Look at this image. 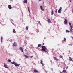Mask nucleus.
Segmentation results:
<instances>
[{
  "instance_id": "obj_1",
  "label": "nucleus",
  "mask_w": 73,
  "mask_h": 73,
  "mask_svg": "<svg viewBox=\"0 0 73 73\" xmlns=\"http://www.w3.org/2000/svg\"><path fill=\"white\" fill-rule=\"evenodd\" d=\"M7 61L9 62H11V64H14L15 66H20V64H18L16 62H11V59H8Z\"/></svg>"
},
{
  "instance_id": "obj_2",
  "label": "nucleus",
  "mask_w": 73,
  "mask_h": 73,
  "mask_svg": "<svg viewBox=\"0 0 73 73\" xmlns=\"http://www.w3.org/2000/svg\"><path fill=\"white\" fill-rule=\"evenodd\" d=\"M42 49H41L42 50V51H45V50H46V47H45V46H42Z\"/></svg>"
},
{
  "instance_id": "obj_3",
  "label": "nucleus",
  "mask_w": 73,
  "mask_h": 73,
  "mask_svg": "<svg viewBox=\"0 0 73 73\" xmlns=\"http://www.w3.org/2000/svg\"><path fill=\"white\" fill-rule=\"evenodd\" d=\"M62 9V7H60L58 10V12L59 13H61V10Z\"/></svg>"
},
{
  "instance_id": "obj_4",
  "label": "nucleus",
  "mask_w": 73,
  "mask_h": 73,
  "mask_svg": "<svg viewBox=\"0 0 73 73\" xmlns=\"http://www.w3.org/2000/svg\"><path fill=\"white\" fill-rule=\"evenodd\" d=\"M19 49L20 50H21V51L22 52V53H24V50H23V49L22 47H21L19 48Z\"/></svg>"
},
{
  "instance_id": "obj_5",
  "label": "nucleus",
  "mask_w": 73,
  "mask_h": 73,
  "mask_svg": "<svg viewBox=\"0 0 73 73\" xmlns=\"http://www.w3.org/2000/svg\"><path fill=\"white\" fill-rule=\"evenodd\" d=\"M64 22V24L66 25V24H67V23H68V21L67 20V19H65Z\"/></svg>"
},
{
  "instance_id": "obj_6",
  "label": "nucleus",
  "mask_w": 73,
  "mask_h": 73,
  "mask_svg": "<svg viewBox=\"0 0 73 73\" xmlns=\"http://www.w3.org/2000/svg\"><path fill=\"white\" fill-rule=\"evenodd\" d=\"M4 67L5 68H8V67L7 66V65L5 64H4Z\"/></svg>"
},
{
  "instance_id": "obj_7",
  "label": "nucleus",
  "mask_w": 73,
  "mask_h": 73,
  "mask_svg": "<svg viewBox=\"0 0 73 73\" xmlns=\"http://www.w3.org/2000/svg\"><path fill=\"white\" fill-rule=\"evenodd\" d=\"M47 21L48 23H51V21H50V20L49 19V18L48 19Z\"/></svg>"
},
{
  "instance_id": "obj_8",
  "label": "nucleus",
  "mask_w": 73,
  "mask_h": 73,
  "mask_svg": "<svg viewBox=\"0 0 73 73\" xmlns=\"http://www.w3.org/2000/svg\"><path fill=\"white\" fill-rule=\"evenodd\" d=\"M8 8L10 9H12V6L11 5H9L8 6Z\"/></svg>"
},
{
  "instance_id": "obj_9",
  "label": "nucleus",
  "mask_w": 73,
  "mask_h": 73,
  "mask_svg": "<svg viewBox=\"0 0 73 73\" xmlns=\"http://www.w3.org/2000/svg\"><path fill=\"white\" fill-rule=\"evenodd\" d=\"M69 60L70 61H73V59H72V58L70 57H69Z\"/></svg>"
},
{
  "instance_id": "obj_10",
  "label": "nucleus",
  "mask_w": 73,
  "mask_h": 73,
  "mask_svg": "<svg viewBox=\"0 0 73 73\" xmlns=\"http://www.w3.org/2000/svg\"><path fill=\"white\" fill-rule=\"evenodd\" d=\"M40 9L42 11H44V9H43V7H42V6H40Z\"/></svg>"
},
{
  "instance_id": "obj_11",
  "label": "nucleus",
  "mask_w": 73,
  "mask_h": 73,
  "mask_svg": "<svg viewBox=\"0 0 73 73\" xmlns=\"http://www.w3.org/2000/svg\"><path fill=\"white\" fill-rule=\"evenodd\" d=\"M13 45L14 46H17V44H16V42H14L13 43Z\"/></svg>"
},
{
  "instance_id": "obj_12",
  "label": "nucleus",
  "mask_w": 73,
  "mask_h": 73,
  "mask_svg": "<svg viewBox=\"0 0 73 73\" xmlns=\"http://www.w3.org/2000/svg\"><path fill=\"white\" fill-rule=\"evenodd\" d=\"M54 58L55 60H56V61H58V59H57V58H56V57H54Z\"/></svg>"
},
{
  "instance_id": "obj_13",
  "label": "nucleus",
  "mask_w": 73,
  "mask_h": 73,
  "mask_svg": "<svg viewBox=\"0 0 73 73\" xmlns=\"http://www.w3.org/2000/svg\"><path fill=\"white\" fill-rule=\"evenodd\" d=\"M34 72L35 73H36V72H38V71L36 70V69H34Z\"/></svg>"
},
{
  "instance_id": "obj_14",
  "label": "nucleus",
  "mask_w": 73,
  "mask_h": 73,
  "mask_svg": "<svg viewBox=\"0 0 73 73\" xmlns=\"http://www.w3.org/2000/svg\"><path fill=\"white\" fill-rule=\"evenodd\" d=\"M23 3L27 4V0H24Z\"/></svg>"
},
{
  "instance_id": "obj_15",
  "label": "nucleus",
  "mask_w": 73,
  "mask_h": 73,
  "mask_svg": "<svg viewBox=\"0 0 73 73\" xmlns=\"http://www.w3.org/2000/svg\"><path fill=\"white\" fill-rule=\"evenodd\" d=\"M24 56L26 58H29V57L28 56H27V55H24Z\"/></svg>"
},
{
  "instance_id": "obj_16",
  "label": "nucleus",
  "mask_w": 73,
  "mask_h": 73,
  "mask_svg": "<svg viewBox=\"0 0 73 73\" xmlns=\"http://www.w3.org/2000/svg\"><path fill=\"white\" fill-rule=\"evenodd\" d=\"M3 41V37H1V43Z\"/></svg>"
},
{
  "instance_id": "obj_17",
  "label": "nucleus",
  "mask_w": 73,
  "mask_h": 73,
  "mask_svg": "<svg viewBox=\"0 0 73 73\" xmlns=\"http://www.w3.org/2000/svg\"><path fill=\"white\" fill-rule=\"evenodd\" d=\"M51 15H53L54 13H53V10H52V11L51 12Z\"/></svg>"
},
{
  "instance_id": "obj_18",
  "label": "nucleus",
  "mask_w": 73,
  "mask_h": 73,
  "mask_svg": "<svg viewBox=\"0 0 73 73\" xmlns=\"http://www.w3.org/2000/svg\"><path fill=\"white\" fill-rule=\"evenodd\" d=\"M26 31H28V27L26 26Z\"/></svg>"
},
{
  "instance_id": "obj_19",
  "label": "nucleus",
  "mask_w": 73,
  "mask_h": 73,
  "mask_svg": "<svg viewBox=\"0 0 73 73\" xmlns=\"http://www.w3.org/2000/svg\"><path fill=\"white\" fill-rule=\"evenodd\" d=\"M40 63L42 64V66H44V64H43V63H42V61H41Z\"/></svg>"
},
{
  "instance_id": "obj_20",
  "label": "nucleus",
  "mask_w": 73,
  "mask_h": 73,
  "mask_svg": "<svg viewBox=\"0 0 73 73\" xmlns=\"http://www.w3.org/2000/svg\"><path fill=\"white\" fill-rule=\"evenodd\" d=\"M41 46V44H39L38 45V47H40Z\"/></svg>"
},
{
  "instance_id": "obj_21",
  "label": "nucleus",
  "mask_w": 73,
  "mask_h": 73,
  "mask_svg": "<svg viewBox=\"0 0 73 73\" xmlns=\"http://www.w3.org/2000/svg\"><path fill=\"white\" fill-rule=\"evenodd\" d=\"M66 32H68V33H69V30H66Z\"/></svg>"
},
{
  "instance_id": "obj_22",
  "label": "nucleus",
  "mask_w": 73,
  "mask_h": 73,
  "mask_svg": "<svg viewBox=\"0 0 73 73\" xmlns=\"http://www.w3.org/2000/svg\"><path fill=\"white\" fill-rule=\"evenodd\" d=\"M66 72V70H63V73H65Z\"/></svg>"
},
{
  "instance_id": "obj_23",
  "label": "nucleus",
  "mask_w": 73,
  "mask_h": 73,
  "mask_svg": "<svg viewBox=\"0 0 73 73\" xmlns=\"http://www.w3.org/2000/svg\"><path fill=\"white\" fill-rule=\"evenodd\" d=\"M13 31L14 33H16V31H15V29H13Z\"/></svg>"
},
{
  "instance_id": "obj_24",
  "label": "nucleus",
  "mask_w": 73,
  "mask_h": 73,
  "mask_svg": "<svg viewBox=\"0 0 73 73\" xmlns=\"http://www.w3.org/2000/svg\"><path fill=\"white\" fill-rule=\"evenodd\" d=\"M69 24L70 26H72V23L70 22H69Z\"/></svg>"
},
{
  "instance_id": "obj_25",
  "label": "nucleus",
  "mask_w": 73,
  "mask_h": 73,
  "mask_svg": "<svg viewBox=\"0 0 73 73\" xmlns=\"http://www.w3.org/2000/svg\"><path fill=\"white\" fill-rule=\"evenodd\" d=\"M28 10L29 12V13H30V10H29V7H28Z\"/></svg>"
},
{
  "instance_id": "obj_26",
  "label": "nucleus",
  "mask_w": 73,
  "mask_h": 73,
  "mask_svg": "<svg viewBox=\"0 0 73 73\" xmlns=\"http://www.w3.org/2000/svg\"><path fill=\"white\" fill-rule=\"evenodd\" d=\"M71 29H72V30H73V29L72 28V26H70Z\"/></svg>"
},
{
  "instance_id": "obj_27",
  "label": "nucleus",
  "mask_w": 73,
  "mask_h": 73,
  "mask_svg": "<svg viewBox=\"0 0 73 73\" xmlns=\"http://www.w3.org/2000/svg\"><path fill=\"white\" fill-rule=\"evenodd\" d=\"M10 21H11V23H12V22L13 21V20H12V19H10Z\"/></svg>"
},
{
  "instance_id": "obj_28",
  "label": "nucleus",
  "mask_w": 73,
  "mask_h": 73,
  "mask_svg": "<svg viewBox=\"0 0 73 73\" xmlns=\"http://www.w3.org/2000/svg\"><path fill=\"white\" fill-rule=\"evenodd\" d=\"M70 32L72 33V29H70Z\"/></svg>"
},
{
  "instance_id": "obj_29",
  "label": "nucleus",
  "mask_w": 73,
  "mask_h": 73,
  "mask_svg": "<svg viewBox=\"0 0 73 73\" xmlns=\"http://www.w3.org/2000/svg\"><path fill=\"white\" fill-rule=\"evenodd\" d=\"M64 41H66V38H64Z\"/></svg>"
},
{
  "instance_id": "obj_30",
  "label": "nucleus",
  "mask_w": 73,
  "mask_h": 73,
  "mask_svg": "<svg viewBox=\"0 0 73 73\" xmlns=\"http://www.w3.org/2000/svg\"><path fill=\"white\" fill-rule=\"evenodd\" d=\"M52 71H53V68H51L50 69Z\"/></svg>"
},
{
  "instance_id": "obj_31",
  "label": "nucleus",
  "mask_w": 73,
  "mask_h": 73,
  "mask_svg": "<svg viewBox=\"0 0 73 73\" xmlns=\"http://www.w3.org/2000/svg\"><path fill=\"white\" fill-rule=\"evenodd\" d=\"M59 57H60V58H62V56H60Z\"/></svg>"
},
{
  "instance_id": "obj_32",
  "label": "nucleus",
  "mask_w": 73,
  "mask_h": 73,
  "mask_svg": "<svg viewBox=\"0 0 73 73\" xmlns=\"http://www.w3.org/2000/svg\"><path fill=\"white\" fill-rule=\"evenodd\" d=\"M30 57H31V58H32V57H33V56H30Z\"/></svg>"
},
{
  "instance_id": "obj_33",
  "label": "nucleus",
  "mask_w": 73,
  "mask_h": 73,
  "mask_svg": "<svg viewBox=\"0 0 73 73\" xmlns=\"http://www.w3.org/2000/svg\"><path fill=\"white\" fill-rule=\"evenodd\" d=\"M55 12H56V13H57V10H56L55 11Z\"/></svg>"
},
{
  "instance_id": "obj_34",
  "label": "nucleus",
  "mask_w": 73,
  "mask_h": 73,
  "mask_svg": "<svg viewBox=\"0 0 73 73\" xmlns=\"http://www.w3.org/2000/svg\"><path fill=\"white\" fill-rule=\"evenodd\" d=\"M38 23H39V24H40V21H39L38 22Z\"/></svg>"
},
{
  "instance_id": "obj_35",
  "label": "nucleus",
  "mask_w": 73,
  "mask_h": 73,
  "mask_svg": "<svg viewBox=\"0 0 73 73\" xmlns=\"http://www.w3.org/2000/svg\"><path fill=\"white\" fill-rule=\"evenodd\" d=\"M70 2H72V0H70Z\"/></svg>"
},
{
  "instance_id": "obj_36",
  "label": "nucleus",
  "mask_w": 73,
  "mask_h": 73,
  "mask_svg": "<svg viewBox=\"0 0 73 73\" xmlns=\"http://www.w3.org/2000/svg\"><path fill=\"white\" fill-rule=\"evenodd\" d=\"M45 44H44V43H43V45H44Z\"/></svg>"
},
{
  "instance_id": "obj_37",
  "label": "nucleus",
  "mask_w": 73,
  "mask_h": 73,
  "mask_svg": "<svg viewBox=\"0 0 73 73\" xmlns=\"http://www.w3.org/2000/svg\"><path fill=\"white\" fill-rule=\"evenodd\" d=\"M10 1H12V0H10Z\"/></svg>"
},
{
  "instance_id": "obj_38",
  "label": "nucleus",
  "mask_w": 73,
  "mask_h": 73,
  "mask_svg": "<svg viewBox=\"0 0 73 73\" xmlns=\"http://www.w3.org/2000/svg\"><path fill=\"white\" fill-rule=\"evenodd\" d=\"M16 5H17H17H17V4H16Z\"/></svg>"
},
{
  "instance_id": "obj_39",
  "label": "nucleus",
  "mask_w": 73,
  "mask_h": 73,
  "mask_svg": "<svg viewBox=\"0 0 73 73\" xmlns=\"http://www.w3.org/2000/svg\"><path fill=\"white\" fill-rule=\"evenodd\" d=\"M44 39H45V38H44Z\"/></svg>"
},
{
  "instance_id": "obj_40",
  "label": "nucleus",
  "mask_w": 73,
  "mask_h": 73,
  "mask_svg": "<svg viewBox=\"0 0 73 73\" xmlns=\"http://www.w3.org/2000/svg\"><path fill=\"white\" fill-rule=\"evenodd\" d=\"M39 1H41V0H38Z\"/></svg>"
},
{
  "instance_id": "obj_41",
  "label": "nucleus",
  "mask_w": 73,
  "mask_h": 73,
  "mask_svg": "<svg viewBox=\"0 0 73 73\" xmlns=\"http://www.w3.org/2000/svg\"><path fill=\"white\" fill-rule=\"evenodd\" d=\"M60 73H62V72H61Z\"/></svg>"
},
{
  "instance_id": "obj_42",
  "label": "nucleus",
  "mask_w": 73,
  "mask_h": 73,
  "mask_svg": "<svg viewBox=\"0 0 73 73\" xmlns=\"http://www.w3.org/2000/svg\"><path fill=\"white\" fill-rule=\"evenodd\" d=\"M69 45H70V44H69Z\"/></svg>"
}]
</instances>
